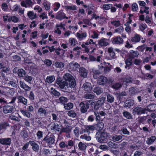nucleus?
<instances>
[{"instance_id":"nucleus-62","label":"nucleus","mask_w":156,"mask_h":156,"mask_svg":"<svg viewBox=\"0 0 156 156\" xmlns=\"http://www.w3.org/2000/svg\"><path fill=\"white\" fill-rule=\"evenodd\" d=\"M29 98L30 100H34V95L32 91H30V93Z\"/></svg>"},{"instance_id":"nucleus-40","label":"nucleus","mask_w":156,"mask_h":156,"mask_svg":"<svg viewBox=\"0 0 156 156\" xmlns=\"http://www.w3.org/2000/svg\"><path fill=\"white\" fill-rule=\"evenodd\" d=\"M80 138L81 139L85 140L87 141H90L91 139V137L86 134L81 136Z\"/></svg>"},{"instance_id":"nucleus-9","label":"nucleus","mask_w":156,"mask_h":156,"mask_svg":"<svg viewBox=\"0 0 156 156\" xmlns=\"http://www.w3.org/2000/svg\"><path fill=\"white\" fill-rule=\"evenodd\" d=\"M112 43L115 44H122L123 40L120 36H117L111 39Z\"/></svg>"},{"instance_id":"nucleus-2","label":"nucleus","mask_w":156,"mask_h":156,"mask_svg":"<svg viewBox=\"0 0 156 156\" xmlns=\"http://www.w3.org/2000/svg\"><path fill=\"white\" fill-rule=\"evenodd\" d=\"M55 136L52 135H47L43 139V141L48 144L50 147L51 145L54 144L55 141Z\"/></svg>"},{"instance_id":"nucleus-56","label":"nucleus","mask_w":156,"mask_h":156,"mask_svg":"<svg viewBox=\"0 0 156 156\" xmlns=\"http://www.w3.org/2000/svg\"><path fill=\"white\" fill-rule=\"evenodd\" d=\"M2 8L4 11H6L8 8V5L5 3H3L2 4Z\"/></svg>"},{"instance_id":"nucleus-48","label":"nucleus","mask_w":156,"mask_h":156,"mask_svg":"<svg viewBox=\"0 0 156 156\" xmlns=\"http://www.w3.org/2000/svg\"><path fill=\"white\" fill-rule=\"evenodd\" d=\"M132 10L133 11L135 12L138 9V6L136 3H133L132 4Z\"/></svg>"},{"instance_id":"nucleus-24","label":"nucleus","mask_w":156,"mask_h":156,"mask_svg":"<svg viewBox=\"0 0 156 156\" xmlns=\"http://www.w3.org/2000/svg\"><path fill=\"white\" fill-rule=\"evenodd\" d=\"M139 52L137 51L131 50L129 52V56L130 58H134L137 57L139 55Z\"/></svg>"},{"instance_id":"nucleus-8","label":"nucleus","mask_w":156,"mask_h":156,"mask_svg":"<svg viewBox=\"0 0 156 156\" xmlns=\"http://www.w3.org/2000/svg\"><path fill=\"white\" fill-rule=\"evenodd\" d=\"M98 45L101 47H105L109 44V40L105 38H102L98 41Z\"/></svg>"},{"instance_id":"nucleus-30","label":"nucleus","mask_w":156,"mask_h":156,"mask_svg":"<svg viewBox=\"0 0 156 156\" xmlns=\"http://www.w3.org/2000/svg\"><path fill=\"white\" fill-rule=\"evenodd\" d=\"M27 15L29 18L32 20L37 17L36 14L32 11H29L27 13Z\"/></svg>"},{"instance_id":"nucleus-41","label":"nucleus","mask_w":156,"mask_h":156,"mask_svg":"<svg viewBox=\"0 0 156 156\" xmlns=\"http://www.w3.org/2000/svg\"><path fill=\"white\" fill-rule=\"evenodd\" d=\"M84 97L86 99H92L94 98V95L92 94L87 93L84 95Z\"/></svg>"},{"instance_id":"nucleus-16","label":"nucleus","mask_w":156,"mask_h":156,"mask_svg":"<svg viewBox=\"0 0 156 156\" xmlns=\"http://www.w3.org/2000/svg\"><path fill=\"white\" fill-rule=\"evenodd\" d=\"M108 79L106 77L103 76H101L98 81V83L99 85H103L106 83Z\"/></svg>"},{"instance_id":"nucleus-1","label":"nucleus","mask_w":156,"mask_h":156,"mask_svg":"<svg viewBox=\"0 0 156 156\" xmlns=\"http://www.w3.org/2000/svg\"><path fill=\"white\" fill-rule=\"evenodd\" d=\"M65 81L62 82L58 79L56 83L62 89L65 90H69V88H74L76 85L75 80L70 74L66 73L64 76Z\"/></svg>"},{"instance_id":"nucleus-35","label":"nucleus","mask_w":156,"mask_h":156,"mask_svg":"<svg viewBox=\"0 0 156 156\" xmlns=\"http://www.w3.org/2000/svg\"><path fill=\"white\" fill-rule=\"evenodd\" d=\"M55 66L56 68L62 69L64 67V64L60 62H56L55 64Z\"/></svg>"},{"instance_id":"nucleus-34","label":"nucleus","mask_w":156,"mask_h":156,"mask_svg":"<svg viewBox=\"0 0 156 156\" xmlns=\"http://www.w3.org/2000/svg\"><path fill=\"white\" fill-rule=\"evenodd\" d=\"M9 126L8 123L6 122H2L0 123V132L2 129H5L7 127Z\"/></svg>"},{"instance_id":"nucleus-13","label":"nucleus","mask_w":156,"mask_h":156,"mask_svg":"<svg viewBox=\"0 0 156 156\" xmlns=\"http://www.w3.org/2000/svg\"><path fill=\"white\" fill-rule=\"evenodd\" d=\"M11 139L10 138H2L0 139V143L3 145H9L11 142Z\"/></svg>"},{"instance_id":"nucleus-64","label":"nucleus","mask_w":156,"mask_h":156,"mask_svg":"<svg viewBox=\"0 0 156 156\" xmlns=\"http://www.w3.org/2000/svg\"><path fill=\"white\" fill-rule=\"evenodd\" d=\"M44 63L47 66H50L52 63V62L48 59L45 60L44 61Z\"/></svg>"},{"instance_id":"nucleus-20","label":"nucleus","mask_w":156,"mask_h":156,"mask_svg":"<svg viewBox=\"0 0 156 156\" xmlns=\"http://www.w3.org/2000/svg\"><path fill=\"white\" fill-rule=\"evenodd\" d=\"M134 104V101L133 100H126L123 105L125 108H130L131 106H133Z\"/></svg>"},{"instance_id":"nucleus-22","label":"nucleus","mask_w":156,"mask_h":156,"mask_svg":"<svg viewBox=\"0 0 156 156\" xmlns=\"http://www.w3.org/2000/svg\"><path fill=\"white\" fill-rule=\"evenodd\" d=\"M20 87L26 91H29L31 89L30 87L28 86L24 82L22 81H20Z\"/></svg>"},{"instance_id":"nucleus-21","label":"nucleus","mask_w":156,"mask_h":156,"mask_svg":"<svg viewBox=\"0 0 156 156\" xmlns=\"http://www.w3.org/2000/svg\"><path fill=\"white\" fill-rule=\"evenodd\" d=\"M82 88L87 91H90L92 89L91 84L88 82H86L83 84Z\"/></svg>"},{"instance_id":"nucleus-26","label":"nucleus","mask_w":156,"mask_h":156,"mask_svg":"<svg viewBox=\"0 0 156 156\" xmlns=\"http://www.w3.org/2000/svg\"><path fill=\"white\" fill-rule=\"evenodd\" d=\"M93 91L97 95H99L103 92V89L100 87H97L94 89Z\"/></svg>"},{"instance_id":"nucleus-55","label":"nucleus","mask_w":156,"mask_h":156,"mask_svg":"<svg viewBox=\"0 0 156 156\" xmlns=\"http://www.w3.org/2000/svg\"><path fill=\"white\" fill-rule=\"evenodd\" d=\"M8 84L9 86H11L13 87H16L17 86V84L13 81H10Z\"/></svg>"},{"instance_id":"nucleus-6","label":"nucleus","mask_w":156,"mask_h":156,"mask_svg":"<svg viewBox=\"0 0 156 156\" xmlns=\"http://www.w3.org/2000/svg\"><path fill=\"white\" fill-rule=\"evenodd\" d=\"M14 109L13 106L9 105H5L3 107V112L5 114L12 112Z\"/></svg>"},{"instance_id":"nucleus-18","label":"nucleus","mask_w":156,"mask_h":156,"mask_svg":"<svg viewBox=\"0 0 156 156\" xmlns=\"http://www.w3.org/2000/svg\"><path fill=\"white\" fill-rule=\"evenodd\" d=\"M18 102L22 103L26 105L27 104L28 100L22 96H18L17 97Z\"/></svg>"},{"instance_id":"nucleus-46","label":"nucleus","mask_w":156,"mask_h":156,"mask_svg":"<svg viewBox=\"0 0 156 156\" xmlns=\"http://www.w3.org/2000/svg\"><path fill=\"white\" fill-rule=\"evenodd\" d=\"M21 135L24 139L28 136V134L27 131L25 130H23L20 133Z\"/></svg>"},{"instance_id":"nucleus-32","label":"nucleus","mask_w":156,"mask_h":156,"mask_svg":"<svg viewBox=\"0 0 156 156\" xmlns=\"http://www.w3.org/2000/svg\"><path fill=\"white\" fill-rule=\"evenodd\" d=\"M122 86V84L120 83H116L113 84L111 86V87L115 90H118Z\"/></svg>"},{"instance_id":"nucleus-31","label":"nucleus","mask_w":156,"mask_h":156,"mask_svg":"<svg viewBox=\"0 0 156 156\" xmlns=\"http://www.w3.org/2000/svg\"><path fill=\"white\" fill-rule=\"evenodd\" d=\"M55 80V78L54 76H48L45 80V82L49 83L53 82Z\"/></svg>"},{"instance_id":"nucleus-38","label":"nucleus","mask_w":156,"mask_h":156,"mask_svg":"<svg viewBox=\"0 0 156 156\" xmlns=\"http://www.w3.org/2000/svg\"><path fill=\"white\" fill-rule=\"evenodd\" d=\"M73 106V104L71 103H69L64 105V107L66 110H69L72 108Z\"/></svg>"},{"instance_id":"nucleus-25","label":"nucleus","mask_w":156,"mask_h":156,"mask_svg":"<svg viewBox=\"0 0 156 156\" xmlns=\"http://www.w3.org/2000/svg\"><path fill=\"white\" fill-rule=\"evenodd\" d=\"M95 127L93 125L86 126H85V130L82 131L81 132H80V133L82 134L83 132H85L86 130L87 131H93L94 130Z\"/></svg>"},{"instance_id":"nucleus-61","label":"nucleus","mask_w":156,"mask_h":156,"mask_svg":"<svg viewBox=\"0 0 156 156\" xmlns=\"http://www.w3.org/2000/svg\"><path fill=\"white\" fill-rule=\"evenodd\" d=\"M111 23L116 27H117L120 25L119 21H115L111 22Z\"/></svg>"},{"instance_id":"nucleus-12","label":"nucleus","mask_w":156,"mask_h":156,"mask_svg":"<svg viewBox=\"0 0 156 156\" xmlns=\"http://www.w3.org/2000/svg\"><path fill=\"white\" fill-rule=\"evenodd\" d=\"M80 66L77 63L72 62L70 63L68 67L71 70H76Z\"/></svg>"},{"instance_id":"nucleus-15","label":"nucleus","mask_w":156,"mask_h":156,"mask_svg":"<svg viewBox=\"0 0 156 156\" xmlns=\"http://www.w3.org/2000/svg\"><path fill=\"white\" fill-rule=\"evenodd\" d=\"M62 126L56 123L52 124L50 127L51 130L59 132L61 130Z\"/></svg>"},{"instance_id":"nucleus-47","label":"nucleus","mask_w":156,"mask_h":156,"mask_svg":"<svg viewBox=\"0 0 156 156\" xmlns=\"http://www.w3.org/2000/svg\"><path fill=\"white\" fill-rule=\"evenodd\" d=\"M104 125L103 122H101L97 124V129L98 130H101L104 127Z\"/></svg>"},{"instance_id":"nucleus-50","label":"nucleus","mask_w":156,"mask_h":156,"mask_svg":"<svg viewBox=\"0 0 156 156\" xmlns=\"http://www.w3.org/2000/svg\"><path fill=\"white\" fill-rule=\"evenodd\" d=\"M125 63L127 66H129L132 64V59L130 58H129L126 60Z\"/></svg>"},{"instance_id":"nucleus-27","label":"nucleus","mask_w":156,"mask_h":156,"mask_svg":"<svg viewBox=\"0 0 156 156\" xmlns=\"http://www.w3.org/2000/svg\"><path fill=\"white\" fill-rule=\"evenodd\" d=\"M140 36L136 34L134 37H132L131 39V41L134 43L138 42L140 41Z\"/></svg>"},{"instance_id":"nucleus-28","label":"nucleus","mask_w":156,"mask_h":156,"mask_svg":"<svg viewBox=\"0 0 156 156\" xmlns=\"http://www.w3.org/2000/svg\"><path fill=\"white\" fill-rule=\"evenodd\" d=\"M107 101L109 103H112L115 100L114 97L112 94H108L107 96Z\"/></svg>"},{"instance_id":"nucleus-53","label":"nucleus","mask_w":156,"mask_h":156,"mask_svg":"<svg viewBox=\"0 0 156 156\" xmlns=\"http://www.w3.org/2000/svg\"><path fill=\"white\" fill-rule=\"evenodd\" d=\"M112 6V5L111 4H107L103 5V8L105 10H108L110 9Z\"/></svg>"},{"instance_id":"nucleus-51","label":"nucleus","mask_w":156,"mask_h":156,"mask_svg":"<svg viewBox=\"0 0 156 156\" xmlns=\"http://www.w3.org/2000/svg\"><path fill=\"white\" fill-rule=\"evenodd\" d=\"M129 92L132 95H134L137 92L136 88L131 87L129 88Z\"/></svg>"},{"instance_id":"nucleus-10","label":"nucleus","mask_w":156,"mask_h":156,"mask_svg":"<svg viewBox=\"0 0 156 156\" xmlns=\"http://www.w3.org/2000/svg\"><path fill=\"white\" fill-rule=\"evenodd\" d=\"M29 143L32 147L33 150L35 152H37L39 150V146L37 144L33 141H29Z\"/></svg>"},{"instance_id":"nucleus-52","label":"nucleus","mask_w":156,"mask_h":156,"mask_svg":"<svg viewBox=\"0 0 156 156\" xmlns=\"http://www.w3.org/2000/svg\"><path fill=\"white\" fill-rule=\"evenodd\" d=\"M24 79L26 81L30 83L32 80V77L31 76L27 75L24 77Z\"/></svg>"},{"instance_id":"nucleus-59","label":"nucleus","mask_w":156,"mask_h":156,"mask_svg":"<svg viewBox=\"0 0 156 156\" xmlns=\"http://www.w3.org/2000/svg\"><path fill=\"white\" fill-rule=\"evenodd\" d=\"M147 26L146 24L145 23L141 24L140 25L139 28L140 29L142 30H144L147 27Z\"/></svg>"},{"instance_id":"nucleus-43","label":"nucleus","mask_w":156,"mask_h":156,"mask_svg":"<svg viewBox=\"0 0 156 156\" xmlns=\"http://www.w3.org/2000/svg\"><path fill=\"white\" fill-rule=\"evenodd\" d=\"M59 100L60 103L64 105L66 102L68 101V99L65 97L62 96L60 97L59 98Z\"/></svg>"},{"instance_id":"nucleus-5","label":"nucleus","mask_w":156,"mask_h":156,"mask_svg":"<svg viewBox=\"0 0 156 156\" xmlns=\"http://www.w3.org/2000/svg\"><path fill=\"white\" fill-rule=\"evenodd\" d=\"M79 106L81 112L83 113H86L87 112V109L89 108L88 103H84L83 102H81L80 103Z\"/></svg>"},{"instance_id":"nucleus-36","label":"nucleus","mask_w":156,"mask_h":156,"mask_svg":"<svg viewBox=\"0 0 156 156\" xmlns=\"http://www.w3.org/2000/svg\"><path fill=\"white\" fill-rule=\"evenodd\" d=\"M122 136L121 135H115L112 136V140L115 141H118L122 139Z\"/></svg>"},{"instance_id":"nucleus-58","label":"nucleus","mask_w":156,"mask_h":156,"mask_svg":"<svg viewBox=\"0 0 156 156\" xmlns=\"http://www.w3.org/2000/svg\"><path fill=\"white\" fill-rule=\"evenodd\" d=\"M94 114L96 116V121L99 120L100 119V116L99 115V113L98 112H94Z\"/></svg>"},{"instance_id":"nucleus-54","label":"nucleus","mask_w":156,"mask_h":156,"mask_svg":"<svg viewBox=\"0 0 156 156\" xmlns=\"http://www.w3.org/2000/svg\"><path fill=\"white\" fill-rule=\"evenodd\" d=\"M65 7L66 10H68L69 9L72 10H76V7L74 5L71 6H65Z\"/></svg>"},{"instance_id":"nucleus-44","label":"nucleus","mask_w":156,"mask_h":156,"mask_svg":"<svg viewBox=\"0 0 156 156\" xmlns=\"http://www.w3.org/2000/svg\"><path fill=\"white\" fill-rule=\"evenodd\" d=\"M68 115L70 117L75 118L77 116L75 112L74 111L71 110L68 112L67 113Z\"/></svg>"},{"instance_id":"nucleus-29","label":"nucleus","mask_w":156,"mask_h":156,"mask_svg":"<svg viewBox=\"0 0 156 156\" xmlns=\"http://www.w3.org/2000/svg\"><path fill=\"white\" fill-rule=\"evenodd\" d=\"M78 146L79 149L81 151H84L86 150L87 147V145L85 143H83L82 142H80L78 144Z\"/></svg>"},{"instance_id":"nucleus-19","label":"nucleus","mask_w":156,"mask_h":156,"mask_svg":"<svg viewBox=\"0 0 156 156\" xmlns=\"http://www.w3.org/2000/svg\"><path fill=\"white\" fill-rule=\"evenodd\" d=\"M156 140V136H152L147 138L146 142L147 145H151Z\"/></svg>"},{"instance_id":"nucleus-57","label":"nucleus","mask_w":156,"mask_h":156,"mask_svg":"<svg viewBox=\"0 0 156 156\" xmlns=\"http://www.w3.org/2000/svg\"><path fill=\"white\" fill-rule=\"evenodd\" d=\"M126 27L125 30L129 34H130L131 32V27L129 25H126Z\"/></svg>"},{"instance_id":"nucleus-7","label":"nucleus","mask_w":156,"mask_h":156,"mask_svg":"<svg viewBox=\"0 0 156 156\" xmlns=\"http://www.w3.org/2000/svg\"><path fill=\"white\" fill-rule=\"evenodd\" d=\"M105 99V98L103 97H102L95 104L94 106V109L96 110L98 109L103 104Z\"/></svg>"},{"instance_id":"nucleus-37","label":"nucleus","mask_w":156,"mask_h":156,"mask_svg":"<svg viewBox=\"0 0 156 156\" xmlns=\"http://www.w3.org/2000/svg\"><path fill=\"white\" fill-rule=\"evenodd\" d=\"M17 74L19 77H23L25 75L26 72L23 69H19L17 71Z\"/></svg>"},{"instance_id":"nucleus-11","label":"nucleus","mask_w":156,"mask_h":156,"mask_svg":"<svg viewBox=\"0 0 156 156\" xmlns=\"http://www.w3.org/2000/svg\"><path fill=\"white\" fill-rule=\"evenodd\" d=\"M56 19H58L60 20L62 19L66 18L68 19V18L65 16V13L63 12L62 11L60 10L57 13V15L55 16Z\"/></svg>"},{"instance_id":"nucleus-33","label":"nucleus","mask_w":156,"mask_h":156,"mask_svg":"<svg viewBox=\"0 0 156 156\" xmlns=\"http://www.w3.org/2000/svg\"><path fill=\"white\" fill-rule=\"evenodd\" d=\"M20 111L24 116H26L28 118H29L30 117L31 114L30 112L21 109Z\"/></svg>"},{"instance_id":"nucleus-49","label":"nucleus","mask_w":156,"mask_h":156,"mask_svg":"<svg viewBox=\"0 0 156 156\" xmlns=\"http://www.w3.org/2000/svg\"><path fill=\"white\" fill-rule=\"evenodd\" d=\"M51 93L55 96H59L60 95L59 92H57L55 89H54L53 88H51Z\"/></svg>"},{"instance_id":"nucleus-3","label":"nucleus","mask_w":156,"mask_h":156,"mask_svg":"<svg viewBox=\"0 0 156 156\" xmlns=\"http://www.w3.org/2000/svg\"><path fill=\"white\" fill-rule=\"evenodd\" d=\"M110 135L109 133H107L105 132H102L101 133L100 137L98 138V141L100 143H105L106 142L107 139L110 136Z\"/></svg>"},{"instance_id":"nucleus-63","label":"nucleus","mask_w":156,"mask_h":156,"mask_svg":"<svg viewBox=\"0 0 156 156\" xmlns=\"http://www.w3.org/2000/svg\"><path fill=\"white\" fill-rule=\"evenodd\" d=\"M37 135L38 139H40L43 137V132L41 131H38L37 133Z\"/></svg>"},{"instance_id":"nucleus-60","label":"nucleus","mask_w":156,"mask_h":156,"mask_svg":"<svg viewBox=\"0 0 156 156\" xmlns=\"http://www.w3.org/2000/svg\"><path fill=\"white\" fill-rule=\"evenodd\" d=\"M69 42L72 46H74L76 45L75 40L74 38H71L69 39Z\"/></svg>"},{"instance_id":"nucleus-39","label":"nucleus","mask_w":156,"mask_h":156,"mask_svg":"<svg viewBox=\"0 0 156 156\" xmlns=\"http://www.w3.org/2000/svg\"><path fill=\"white\" fill-rule=\"evenodd\" d=\"M87 36V34L86 33L80 34L77 33L76 34V36L80 39H82L83 38H85Z\"/></svg>"},{"instance_id":"nucleus-17","label":"nucleus","mask_w":156,"mask_h":156,"mask_svg":"<svg viewBox=\"0 0 156 156\" xmlns=\"http://www.w3.org/2000/svg\"><path fill=\"white\" fill-rule=\"evenodd\" d=\"M79 73L80 76L84 78H86L87 76V72L84 68L82 67L80 68Z\"/></svg>"},{"instance_id":"nucleus-45","label":"nucleus","mask_w":156,"mask_h":156,"mask_svg":"<svg viewBox=\"0 0 156 156\" xmlns=\"http://www.w3.org/2000/svg\"><path fill=\"white\" fill-rule=\"evenodd\" d=\"M1 93V90H0V94ZM8 102L7 101L3 98H0V104L2 105H4L5 104L7 103ZM2 108V106L0 105V109Z\"/></svg>"},{"instance_id":"nucleus-4","label":"nucleus","mask_w":156,"mask_h":156,"mask_svg":"<svg viewBox=\"0 0 156 156\" xmlns=\"http://www.w3.org/2000/svg\"><path fill=\"white\" fill-rule=\"evenodd\" d=\"M147 110L146 108H141L140 107H137L135 108L133 110V114L135 115L137 114L139 115L140 114H144L145 113Z\"/></svg>"},{"instance_id":"nucleus-23","label":"nucleus","mask_w":156,"mask_h":156,"mask_svg":"<svg viewBox=\"0 0 156 156\" xmlns=\"http://www.w3.org/2000/svg\"><path fill=\"white\" fill-rule=\"evenodd\" d=\"M147 110L149 112H152L156 110V104H152L147 106Z\"/></svg>"},{"instance_id":"nucleus-42","label":"nucleus","mask_w":156,"mask_h":156,"mask_svg":"<svg viewBox=\"0 0 156 156\" xmlns=\"http://www.w3.org/2000/svg\"><path fill=\"white\" fill-rule=\"evenodd\" d=\"M123 115L127 119H132V115L129 112L127 111L124 112L123 113Z\"/></svg>"},{"instance_id":"nucleus-14","label":"nucleus","mask_w":156,"mask_h":156,"mask_svg":"<svg viewBox=\"0 0 156 156\" xmlns=\"http://www.w3.org/2000/svg\"><path fill=\"white\" fill-rule=\"evenodd\" d=\"M37 113L40 116L42 117H46L47 114L46 110L42 107L38 109Z\"/></svg>"}]
</instances>
